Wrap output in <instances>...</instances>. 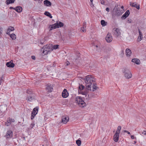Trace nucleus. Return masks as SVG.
Listing matches in <instances>:
<instances>
[{
	"mask_svg": "<svg viewBox=\"0 0 146 146\" xmlns=\"http://www.w3.org/2000/svg\"><path fill=\"white\" fill-rule=\"evenodd\" d=\"M101 3L102 4H104V1H101Z\"/></svg>",
	"mask_w": 146,
	"mask_h": 146,
	"instance_id": "54",
	"label": "nucleus"
},
{
	"mask_svg": "<svg viewBox=\"0 0 146 146\" xmlns=\"http://www.w3.org/2000/svg\"><path fill=\"white\" fill-rule=\"evenodd\" d=\"M76 143L78 146H80L81 145V141L80 140L78 139L76 141Z\"/></svg>",
	"mask_w": 146,
	"mask_h": 146,
	"instance_id": "37",
	"label": "nucleus"
},
{
	"mask_svg": "<svg viewBox=\"0 0 146 146\" xmlns=\"http://www.w3.org/2000/svg\"><path fill=\"white\" fill-rule=\"evenodd\" d=\"M35 94L30 90L28 89V100L31 101L34 99Z\"/></svg>",
	"mask_w": 146,
	"mask_h": 146,
	"instance_id": "6",
	"label": "nucleus"
},
{
	"mask_svg": "<svg viewBox=\"0 0 146 146\" xmlns=\"http://www.w3.org/2000/svg\"><path fill=\"white\" fill-rule=\"evenodd\" d=\"M101 24L103 26H105L106 25L107 22L104 20H102L101 21Z\"/></svg>",
	"mask_w": 146,
	"mask_h": 146,
	"instance_id": "34",
	"label": "nucleus"
},
{
	"mask_svg": "<svg viewBox=\"0 0 146 146\" xmlns=\"http://www.w3.org/2000/svg\"><path fill=\"white\" fill-rule=\"evenodd\" d=\"M86 28L85 27H82L81 28V31L84 32H86V30L85 29Z\"/></svg>",
	"mask_w": 146,
	"mask_h": 146,
	"instance_id": "40",
	"label": "nucleus"
},
{
	"mask_svg": "<svg viewBox=\"0 0 146 146\" xmlns=\"http://www.w3.org/2000/svg\"><path fill=\"white\" fill-rule=\"evenodd\" d=\"M14 1L15 0H6V3L7 5H9L14 3Z\"/></svg>",
	"mask_w": 146,
	"mask_h": 146,
	"instance_id": "30",
	"label": "nucleus"
},
{
	"mask_svg": "<svg viewBox=\"0 0 146 146\" xmlns=\"http://www.w3.org/2000/svg\"><path fill=\"white\" fill-rule=\"evenodd\" d=\"M131 139H133L135 138V137H134V135H131Z\"/></svg>",
	"mask_w": 146,
	"mask_h": 146,
	"instance_id": "52",
	"label": "nucleus"
},
{
	"mask_svg": "<svg viewBox=\"0 0 146 146\" xmlns=\"http://www.w3.org/2000/svg\"><path fill=\"white\" fill-rule=\"evenodd\" d=\"M106 10L108 12H109L110 11V9L109 8L107 7L106 9Z\"/></svg>",
	"mask_w": 146,
	"mask_h": 146,
	"instance_id": "50",
	"label": "nucleus"
},
{
	"mask_svg": "<svg viewBox=\"0 0 146 146\" xmlns=\"http://www.w3.org/2000/svg\"><path fill=\"white\" fill-rule=\"evenodd\" d=\"M59 46V45H54L53 46H52L51 47L52 48V49H57L58 48V46Z\"/></svg>",
	"mask_w": 146,
	"mask_h": 146,
	"instance_id": "39",
	"label": "nucleus"
},
{
	"mask_svg": "<svg viewBox=\"0 0 146 146\" xmlns=\"http://www.w3.org/2000/svg\"><path fill=\"white\" fill-rule=\"evenodd\" d=\"M90 6L92 7H93L94 6V5L93 4V3L92 2H91V3L90 4Z\"/></svg>",
	"mask_w": 146,
	"mask_h": 146,
	"instance_id": "51",
	"label": "nucleus"
},
{
	"mask_svg": "<svg viewBox=\"0 0 146 146\" xmlns=\"http://www.w3.org/2000/svg\"><path fill=\"white\" fill-rule=\"evenodd\" d=\"M57 24L56 25V23L54 24L50 25L48 27V28H50L49 31H50L56 28H58V27H57Z\"/></svg>",
	"mask_w": 146,
	"mask_h": 146,
	"instance_id": "14",
	"label": "nucleus"
},
{
	"mask_svg": "<svg viewBox=\"0 0 146 146\" xmlns=\"http://www.w3.org/2000/svg\"><path fill=\"white\" fill-rule=\"evenodd\" d=\"M121 129V126H118L117 131L115 133H118L119 134V133L120 132V131Z\"/></svg>",
	"mask_w": 146,
	"mask_h": 146,
	"instance_id": "35",
	"label": "nucleus"
},
{
	"mask_svg": "<svg viewBox=\"0 0 146 146\" xmlns=\"http://www.w3.org/2000/svg\"><path fill=\"white\" fill-rule=\"evenodd\" d=\"M14 30H15V29L13 27H11V26L9 27L8 29L7 32V34L8 35H10V34L9 33V32L11 31H14Z\"/></svg>",
	"mask_w": 146,
	"mask_h": 146,
	"instance_id": "24",
	"label": "nucleus"
},
{
	"mask_svg": "<svg viewBox=\"0 0 146 146\" xmlns=\"http://www.w3.org/2000/svg\"><path fill=\"white\" fill-rule=\"evenodd\" d=\"M92 90L93 91H94L96 90L98 88L97 86V84L95 83V82H93L92 83Z\"/></svg>",
	"mask_w": 146,
	"mask_h": 146,
	"instance_id": "22",
	"label": "nucleus"
},
{
	"mask_svg": "<svg viewBox=\"0 0 146 146\" xmlns=\"http://www.w3.org/2000/svg\"><path fill=\"white\" fill-rule=\"evenodd\" d=\"M51 47V44H47L42 48L41 51L44 54H47L49 52L53 50V49Z\"/></svg>",
	"mask_w": 146,
	"mask_h": 146,
	"instance_id": "2",
	"label": "nucleus"
},
{
	"mask_svg": "<svg viewBox=\"0 0 146 146\" xmlns=\"http://www.w3.org/2000/svg\"><path fill=\"white\" fill-rule=\"evenodd\" d=\"M6 65L9 67L13 68L15 64L11 61L7 62L6 64Z\"/></svg>",
	"mask_w": 146,
	"mask_h": 146,
	"instance_id": "23",
	"label": "nucleus"
},
{
	"mask_svg": "<svg viewBox=\"0 0 146 146\" xmlns=\"http://www.w3.org/2000/svg\"><path fill=\"white\" fill-rule=\"evenodd\" d=\"M85 83L86 84V87H87V89L91 90L90 88L92 87V85L93 82H95V79L92 77L90 75H88L86 76L84 79Z\"/></svg>",
	"mask_w": 146,
	"mask_h": 146,
	"instance_id": "1",
	"label": "nucleus"
},
{
	"mask_svg": "<svg viewBox=\"0 0 146 146\" xmlns=\"http://www.w3.org/2000/svg\"><path fill=\"white\" fill-rule=\"evenodd\" d=\"M44 14L45 15L49 17L50 18H52V17L51 14L48 11H45Z\"/></svg>",
	"mask_w": 146,
	"mask_h": 146,
	"instance_id": "31",
	"label": "nucleus"
},
{
	"mask_svg": "<svg viewBox=\"0 0 146 146\" xmlns=\"http://www.w3.org/2000/svg\"><path fill=\"white\" fill-rule=\"evenodd\" d=\"M43 2L44 4L46 6L50 7L51 5V3L48 0H45Z\"/></svg>",
	"mask_w": 146,
	"mask_h": 146,
	"instance_id": "19",
	"label": "nucleus"
},
{
	"mask_svg": "<svg viewBox=\"0 0 146 146\" xmlns=\"http://www.w3.org/2000/svg\"><path fill=\"white\" fill-rule=\"evenodd\" d=\"M123 72L126 78L129 79L132 77V74L129 70L128 69L125 68L123 70Z\"/></svg>",
	"mask_w": 146,
	"mask_h": 146,
	"instance_id": "5",
	"label": "nucleus"
},
{
	"mask_svg": "<svg viewBox=\"0 0 146 146\" xmlns=\"http://www.w3.org/2000/svg\"><path fill=\"white\" fill-rule=\"evenodd\" d=\"M126 55L127 57H129L131 54V52L130 50L128 48H127L126 50Z\"/></svg>",
	"mask_w": 146,
	"mask_h": 146,
	"instance_id": "20",
	"label": "nucleus"
},
{
	"mask_svg": "<svg viewBox=\"0 0 146 146\" xmlns=\"http://www.w3.org/2000/svg\"><path fill=\"white\" fill-rule=\"evenodd\" d=\"M131 61L134 62L137 64H140V60L137 58H134L132 59Z\"/></svg>",
	"mask_w": 146,
	"mask_h": 146,
	"instance_id": "21",
	"label": "nucleus"
},
{
	"mask_svg": "<svg viewBox=\"0 0 146 146\" xmlns=\"http://www.w3.org/2000/svg\"><path fill=\"white\" fill-rule=\"evenodd\" d=\"M82 94L85 96L87 100H89L92 98H94L95 97L93 93L87 94L86 93L84 92L82 93Z\"/></svg>",
	"mask_w": 146,
	"mask_h": 146,
	"instance_id": "8",
	"label": "nucleus"
},
{
	"mask_svg": "<svg viewBox=\"0 0 146 146\" xmlns=\"http://www.w3.org/2000/svg\"><path fill=\"white\" fill-rule=\"evenodd\" d=\"M130 5L131 6L135 7L138 9H140V5H137L136 3L130 2Z\"/></svg>",
	"mask_w": 146,
	"mask_h": 146,
	"instance_id": "16",
	"label": "nucleus"
},
{
	"mask_svg": "<svg viewBox=\"0 0 146 146\" xmlns=\"http://www.w3.org/2000/svg\"><path fill=\"white\" fill-rule=\"evenodd\" d=\"M38 107H37L34 108L33 111H32L31 114V120L33 119L35 116V115L38 113Z\"/></svg>",
	"mask_w": 146,
	"mask_h": 146,
	"instance_id": "7",
	"label": "nucleus"
},
{
	"mask_svg": "<svg viewBox=\"0 0 146 146\" xmlns=\"http://www.w3.org/2000/svg\"><path fill=\"white\" fill-rule=\"evenodd\" d=\"M83 27H85L86 28V23H84L83 24Z\"/></svg>",
	"mask_w": 146,
	"mask_h": 146,
	"instance_id": "47",
	"label": "nucleus"
},
{
	"mask_svg": "<svg viewBox=\"0 0 146 146\" xmlns=\"http://www.w3.org/2000/svg\"><path fill=\"white\" fill-rule=\"evenodd\" d=\"M123 132H125V133H127L128 134H130V133L128 131H127V130H124L123 131Z\"/></svg>",
	"mask_w": 146,
	"mask_h": 146,
	"instance_id": "43",
	"label": "nucleus"
},
{
	"mask_svg": "<svg viewBox=\"0 0 146 146\" xmlns=\"http://www.w3.org/2000/svg\"><path fill=\"white\" fill-rule=\"evenodd\" d=\"M75 101L80 107L84 108L86 106V103L80 96H78L76 98Z\"/></svg>",
	"mask_w": 146,
	"mask_h": 146,
	"instance_id": "3",
	"label": "nucleus"
},
{
	"mask_svg": "<svg viewBox=\"0 0 146 146\" xmlns=\"http://www.w3.org/2000/svg\"><path fill=\"white\" fill-rule=\"evenodd\" d=\"M90 1L91 2H92L93 1V0H90Z\"/></svg>",
	"mask_w": 146,
	"mask_h": 146,
	"instance_id": "55",
	"label": "nucleus"
},
{
	"mask_svg": "<svg viewBox=\"0 0 146 146\" xmlns=\"http://www.w3.org/2000/svg\"><path fill=\"white\" fill-rule=\"evenodd\" d=\"M0 109L2 111H4L7 109V106L5 105H3L1 106Z\"/></svg>",
	"mask_w": 146,
	"mask_h": 146,
	"instance_id": "28",
	"label": "nucleus"
},
{
	"mask_svg": "<svg viewBox=\"0 0 146 146\" xmlns=\"http://www.w3.org/2000/svg\"><path fill=\"white\" fill-rule=\"evenodd\" d=\"M31 58L32 59H33V60H35L36 59V58L35 56H31Z\"/></svg>",
	"mask_w": 146,
	"mask_h": 146,
	"instance_id": "44",
	"label": "nucleus"
},
{
	"mask_svg": "<svg viewBox=\"0 0 146 146\" xmlns=\"http://www.w3.org/2000/svg\"><path fill=\"white\" fill-rule=\"evenodd\" d=\"M14 121H15L14 120V119H11V122H14Z\"/></svg>",
	"mask_w": 146,
	"mask_h": 146,
	"instance_id": "53",
	"label": "nucleus"
},
{
	"mask_svg": "<svg viewBox=\"0 0 146 146\" xmlns=\"http://www.w3.org/2000/svg\"><path fill=\"white\" fill-rule=\"evenodd\" d=\"M96 47L97 48L98 47V46H97V45H96Z\"/></svg>",
	"mask_w": 146,
	"mask_h": 146,
	"instance_id": "58",
	"label": "nucleus"
},
{
	"mask_svg": "<svg viewBox=\"0 0 146 146\" xmlns=\"http://www.w3.org/2000/svg\"><path fill=\"white\" fill-rule=\"evenodd\" d=\"M13 136V132L11 130H9L6 133V135L5 136L6 139L11 137Z\"/></svg>",
	"mask_w": 146,
	"mask_h": 146,
	"instance_id": "9",
	"label": "nucleus"
},
{
	"mask_svg": "<svg viewBox=\"0 0 146 146\" xmlns=\"http://www.w3.org/2000/svg\"><path fill=\"white\" fill-rule=\"evenodd\" d=\"M114 33V34L116 35L117 36L120 35V30L118 29H116L115 30Z\"/></svg>",
	"mask_w": 146,
	"mask_h": 146,
	"instance_id": "25",
	"label": "nucleus"
},
{
	"mask_svg": "<svg viewBox=\"0 0 146 146\" xmlns=\"http://www.w3.org/2000/svg\"><path fill=\"white\" fill-rule=\"evenodd\" d=\"M119 134L115 133L113 136V140L115 142H117L119 139Z\"/></svg>",
	"mask_w": 146,
	"mask_h": 146,
	"instance_id": "18",
	"label": "nucleus"
},
{
	"mask_svg": "<svg viewBox=\"0 0 146 146\" xmlns=\"http://www.w3.org/2000/svg\"><path fill=\"white\" fill-rule=\"evenodd\" d=\"M9 9H14L15 10V8H14L13 7H9Z\"/></svg>",
	"mask_w": 146,
	"mask_h": 146,
	"instance_id": "48",
	"label": "nucleus"
},
{
	"mask_svg": "<svg viewBox=\"0 0 146 146\" xmlns=\"http://www.w3.org/2000/svg\"><path fill=\"white\" fill-rule=\"evenodd\" d=\"M138 31H139V36H138V38H139L140 40H141L142 39V38H143L142 37V32H141V31L139 29Z\"/></svg>",
	"mask_w": 146,
	"mask_h": 146,
	"instance_id": "32",
	"label": "nucleus"
},
{
	"mask_svg": "<svg viewBox=\"0 0 146 146\" xmlns=\"http://www.w3.org/2000/svg\"><path fill=\"white\" fill-rule=\"evenodd\" d=\"M46 89L47 92L49 93L51 92L53 90V89L51 86V85H49V84H48L47 85L46 87Z\"/></svg>",
	"mask_w": 146,
	"mask_h": 146,
	"instance_id": "17",
	"label": "nucleus"
},
{
	"mask_svg": "<svg viewBox=\"0 0 146 146\" xmlns=\"http://www.w3.org/2000/svg\"><path fill=\"white\" fill-rule=\"evenodd\" d=\"M130 13L129 11L127 10L125 13L121 17V19H126L129 15Z\"/></svg>",
	"mask_w": 146,
	"mask_h": 146,
	"instance_id": "15",
	"label": "nucleus"
},
{
	"mask_svg": "<svg viewBox=\"0 0 146 146\" xmlns=\"http://www.w3.org/2000/svg\"><path fill=\"white\" fill-rule=\"evenodd\" d=\"M136 143V141H134V143Z\"/></svg>",
	"mask_w": 146,
	"mask_h": 146,
	"instance_id": "57",
	"label": "nucleus"
},
{
	"mask_svg": "<svg viewBox=\"0 0 146 146\" xmlns=\"http://www.w3.org/2000/svg\"><path fill=\"white\" fill-rule=\"evenodd\" d=\"M57 24L56 25V23L54 24L50 25L48 27V28H50L49 31H50L56 28H58V27H57Z\"/></svg>",
	"mask_w": 146,
	"mask_h": 146,
	"instance_id": "13",
	"label": "nucleus"
},
{
	"mask_svg": "<svg viewBox=\"0 0 146 146\" xmlns=\"http://www.w3.org/2000/svg\"><path fill=\"white\" fill-rule=\"evenodd\" d=\"M132 22V21L131 19H129L127 21V22L128 23H131Z\"/></svg>",
	"mask_w": 146,
	"mask_h": 146,
	"instance_id": "45",
	"label": "nucleus"
},
{
	"mask_svg": "<svg viewBox=\"0 0 146 146\" xmlns=\"http://www.w3.org/2000/svg\"><path fill=\"white\" fill-rule=\"evenodd\" d=\"M68 93L66 89H64L62 93V97L64 98H66L68 96Z\"/></svg>",
	"mask_w": 146,
	"mask_h": 146,
	"instance_id": "11",
	"label": "nucleus"
},
{
	"mask_svg": "<svg viewBox=\"0 0 146 146\" xmlns=\"http://www.w3.org/2000/svg\"><path fill=\"white\" fill-rule=\"evenodd\" d=\"M70 64V63L69 62L67 61V62H66V63L65 64V66H67L68 65H69Z\"/></svg>",
	"mask_w": 146,
	"mask_h": 146,
	"instance_id": "41",
	"label": "nucleus"
},
{
	"mask_svg": "<svg viewBox=\"0 0 146 146\" xmlns=\"http://www.w3.org/2000/svg\"><path fill=\"white\" fill-rule=\"evenodd\" d=\"M56 25L57 24V26L58 27V28L62 27L64 25V24L63 23L59 21H57V22L56 23Z\"/></svg>",
	"mask_w": 146,
	"mask_h": 146,
	"instance_id": "29",
	"label": "nucleus"
},
{
	"mask_svg": "<svg viewBox=\"0 0 146 146\" xmlns=\"http://www.w3.org/2000/svg\"><path fill=\"white\" fill-rule=\"evenodd\" d=\"M10 35V37L12 40H14L16 38V35L14 34H12Z\"/></svg>",
	"mask_w": 146,
	"mask_h": 146,
	"instance_id": "33",
	"label": "nucleus"
},
{
	"mask_svg": "<svg viewBox=\"0 0 146 146\" xmlns=\"http://www.w3.org/2000/svg\"><path fill=\"white\" fill-rule=\"evenodd\" d=\"M121 8L122 9L123 8V6H122L121 7Z\"/></svg>",
	"mask_w": 146,
	"mask_h": 146,
	"instance_id": "56",
	"label": "nucleus"
},
{
	"mask_svg": "<svg viewBox=\"0 0 146 146\" xmlns=\"http://www.w3.org/2000/svg\"><path fill=\"white\" fill-rule=\"evenodd\" d=\"M107 42H110L112 40V36L110 34L108 33L106 35V38Z\"/></svg>",
	"mask_w": 146,
	"mask_h": 146,
	"instance_id": "10",
	"label": "nucleus"
},
{
	"mask_svg": "<svg viewBox=\"0 0 146 146\" xmlns=\"http://www.w3.org/2000/svg\"><path fill=\"white\" fill-rule=\"evenodd\" d=\"M84 88V86L82 85H80L79 87L78 91L81 90H83Z\"/></svg>",
	"mask_w": 146,
	"mask_h": 146,
	"instance_id": "36",
	"label": "nucleus"
},
{
	"mask_svg": "<svg viewBox=\"0 0 146 146\" xmlns=\"http://www.w3.org/2000/svg\"><path fill=\"white\" fill-rule=\"evenodd\" d=\"M11 119L9 118L7 121L5 123V125L7 126H9L11 123Z\"/></svg>",
	"mask_w": 146,
	"mask_h": 146,
	"instance_id": "27",
	"label": "nucleus"
},
{
	"mask_svg": "<svg viewBox=\"0 0 146 146\" xmlns=\"http://www.w3.org/2000/svg\"><path fill=\"white\" fill-rule=\"evenodd\" d=\"M35 125V124L34 123H31L30 125V127H31V128H33L34 126Z\"/></svg>",
	"mask_w": 146,
	"mask_h": 146,
	"instance_id": "42",
	"label": "nucleus"
},
{
	"mask_svg": "<svg viewBox=\"0 0 146 146\" xmlns=\"http://www.w3.org/2000/svg\"><path fill=\"white\" fill-rule=\"evenodd\" d=\"M22 10V8L20 6H18L15 7V10L18 13L21 12Z\"/></svg>",
	"mask_w": 146,
	"mask_h": 146,
	"instance_id": "26",
	"label": "nucleus"
},
{
	"mask_svg": "<svg viewBox=\"0 0 146 146\" xmlns=\"http://www.w3.org/2000/svg\"><path fill=\"white\" fill-rule=\"evenodd\" d=\"M144 135H146V130L143 131V132L142 133Z\"/></svg>",
	"mask_w": 146,
	"mask_h": 146,
	"instance_id": "46",
	"label": "nucleus"
},
{
	"mask_svg": "<svg viewBox=\"0 0 146 146\" xmlns=\"http://www.w3.org/2000/svg\"><path fill=\"white\" fill-rule=\"evenodd\" d=\"M123 12L122 10H121L119 8L116 9V10L112 14V17L114 18L115 16L119 17L121 16Z\"/></svg>",
	"mask_w": 146,
	"mask_h": 146,
	"instance_id": "4",
	"label": "nucleus"
},
{
	"mask_svg": "<svg viewBox=\"0 0 146 146\" xmlns=\"http://www.w3.org/2000/svg\"><path fill=\"white\" fill-rule=\"evenodd\" d=\"M2 29L0 27V35L2 34Z\"/></svg>",
	"mask_w": 146,
	"mask_h": 146,
	"instance_id": "49",
	"label": "nucleus"
},
{
	"mask_svg": "<svg viewBox=\"0 0 146 146\" xmlns=\"http://www.w3.org/2000/svg\"><path fill=\"white\" fill-rule=\"evenodd\" d=\"M69 120V117H68L63 116L62 117L61 122L64 124L66 123Z\"/></svg>",
	"mask_w": 146,
	"mask_h": 146,
	"instance_id": "12",
	"label": "nucleus"
},
{
	"mask_svg": "<svg viewBox=\"0 0 146 146\" xmlns=\"http://www.w3.org/2000/svg\"><path fill=\"white\" fill-rule=\"evenodd\" d=\"M4 78L3 75L0 78V85H1L3 82L4 80H3Z\"/></svg>",
	"mask_w": 146,
	"mask_h": 146,
	"instance_id": "38",
	"label": "nucleus"
}]
</instances>
